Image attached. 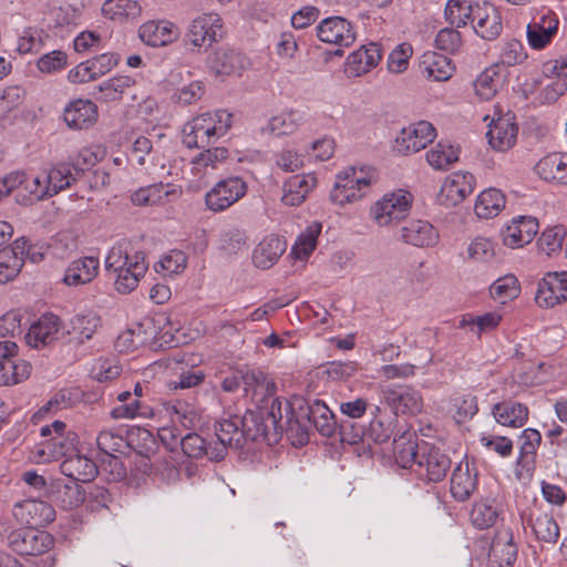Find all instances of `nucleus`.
<instances>
[{
    "label": "nucleus",
    "instance_id": "393cba45",
    "mask_svg": "<svg viewBox=\"0 0 567 567\" xmlns=\"http://www.w3.org/2000/svg\"><path fill=\"white\" fill-rule=\"evenodd\" d=\"M59 453L65 456L60 464L62 474L76 482H91L95 478L97 467L91 458L80 454L79 452H72L69 455L63 451Z\"/></svg>",
    "mask_w": 567,
    "mask_h": 567
},
{
    "label": "nucleus",
    "instance_id": "ea45409f",
    "mask_svg": "<svg viewBox=\"0 0 567 567\" xmlns=\"http://www.w3.org/2000/svg\"><path fill=\"white\" fill-rule=\"evenodd\" d=\"M505 207V196L496 188L483 190L475 204V214L480 218H492L497 216Z\"/></svg>",
    "mask_w": 567,
    "mask_h": 567
},
{
    "label": "nucleus",
    "instance_id": "49530a36",
    "mask_svg": "<svg viewBox=\"0 0 567 567\" xmlns=\"http://www.w3.org/2000/svg\"><path fill=\"white\" fill-rule=\"evenodd\" d=\"M47 179V187L49 188L50 197L56 195L59 192L70 187L76 181V172L66 164H59L52 167L49 172L44 173Z\"/></svg>",
    "mask_w": 567,
    "mask_h": 567
},
{
    "label": "nucleus",
    "instance_id": "3c124183",
    "mask_svg": "<svg viewBox=\"0 0 567 567\" xmlns=\"http://www.w3.org/2000/svg\"><path fill=\"white\" fill-rule=\"evenodd\" d=\"M458 159V151L452 145L437 143L426 153L427 163L435 169H447L449 166Z\"/></svg>",
    "mask_w": 567,
    "mask_h": 567
},
{
    "label": "nucleus",
    "instance_id": "f3484780",
    "mask_svg": "<svg viewBox=\"0 0 567 567\" xmlns=\"http://www.w3.org/2000/svg\"><path fill=\"white\" fill-rule=\"evenodd\" d=\"M534 173L548 184L567 186V153L553 152L544 155L534 165Z\"/></svg>",
    "mask_w": 567,
    "mask_h": 567
},
{
    "label": "nucleus",
    "instance_id": "58836bf2",
    "mask_svg": "<svg viewBox=\"0 0 567 567\" xmlns=\"http://www.w3.org/2000/svg\"><path fill=\"white\" fill-rule=\"evenodd\" d=\"M493 415L504 426L522 427L528 419V409L518 402H499L493 406Z\"/></svg>",
    "mask_w": 567,
    "mask_h": 567
},
{
    "label": "nucleus",
    "instance_id": "79ce46f5",
    "mask_svg": "<svg viewBox=\"0 0 567 567\" xmlns=\"http://www.w3.org/2000/svg\"><path fill=\"white\" fill-rule=\"evenodd\" d=\"M31 365L24 360L12 357L0 364V385H14L30 377Z\"/></svg>",
    "mask_w": 567,
    "mask_h": 567
},
{
    "label": "nucleus",
    "instance_id": "603ef678",
    "mask_svg": "<svg viewBox=\"0 0 567 567\" xmlns=\"http://www.w3.org/2000/svg\"><path fill=\"white\" fill-rule=\"evenodd\" d=\"M53 501L63 509H73L84 502V494L76 483L58 485L53 492Z\"/></svg>",
    "mask_w": 567,
    "mask_h": 567
},
{
    "label": "nucleus",
    "instance_id": "a19ab883",
    "mask_svg": "<svg viewBox=\"0 0 567 567\" xmlns=\"http://www.w3.org/2000/svg\"><path fill=\"white\" fill-rule=\"evenodd\" d=\"M219 137L209 127H205V125L198 124L194 120L186 123L183 128V144L187 148H204Z\"/></svg>",
    "mask_w": 567,
    "mask_h": 567
},
{
    "label": "nucleus",
    "instance_id": "6ab92c4d",
    "mask_svg": "<svg viewBox=\"0 0 567 567\" xmlns=\"http://www.w3.org/2000/svg\"><path fill=\"white\" fill-rule=\"evenodd\" d=\"M538 233V220L532 216L513 218L502 230L503 244L509 248H520L529 244Z\"/></svg>",
    "mask_w": 567,
    "mask_h": 567
},
{
    "label": "nucleus",
    "instance_id": "2eb2a0df",
    "mask_svg": "<svg viewBox=\"0 0 567 567\" xmlns=\"http://www.w3.org/2000/svg\"><path fill=\"white\" fill-rule=\"evenodd\" d=\"M320 41L339 47H350L355 40L352 24L342 17L323 19L316 28Z\"/></svg>",
    "mask_w": 567,
    "mask_h": 567
},
{
    "label": "nucleus",
    "instance_id": "e2e57ef3",
    "mask_svg": "<svg viewBox=\"0 0 567 567\" xmlns=\"http://www.w3.org/2000/svg\"><path fill=\"white\" fill-rule=\"evenodd\" d=\"M497 518V507L485 501L476 503L471 512L472 523L480 529L493 526Z\"/></svg>",
    "mask_w": 567,
    "mask_h": 567
},
{
    "label": "nucleus",
    "instance_id": "338daca9",
    "mask_svg": "<svg viewBox=\"0 0 567 567\" xmlns=\"http://www.w3.org/2000/svg\"><path fill=\"white\" fill-rule=\"evenodd\" d=\"M228 157V150L225 147L208 148L192 161L194 169L197 173L205 171L207 167L215 168L217 163L225 161Z\"/></svg>",
    "mask_w": 567,
    "mask_h": 567
},
{
    "label": "nucleus",
    "instance_id": "dca6fc26",
    "mask_svg": "<svg viewBox=\"0 0 567 567\" xmlns=\"http://www.w3.org/2000/svg\"><path fill=\"white\" fill-rule=\"evenodd\" d=\"M452 462L446 453L439 447L423 444L421 446L420 460L417 461L419 473L424 475L429 482L437 483L445 478Z\"/></svg>",
    "mask_w": 567,
    "mask_h": 567
},
{
    "label": "nucleus",
    "instance_id": "6e6552de",
    "mask_svg": "<svg viewBox=\"0 0 567 567\" xmlns=\"http://www.w3.org/2000/svg\"><path fill=\"white\" fill-rule=\"evenodd\" d=\"M535 301L542 308H554L567 301V271H549L538 282Z\"/></svg>",
    "mask_w": 567,
    "mask_h": 567
},
{
    "label": "nucleus",
    "instance_id": "c756f323",
    "mask_svg": "<svg viewBox=\"0 0 567 567\" xmlns=\"http://www.w3.org/2000/svg\"><path fill=\"white\" fill-rule=\"evenodd\" d=\"M317 185V177L312 174L295 175L282 187L281 202L287 206H299Z\"/></svg>",
    "mask_w": 567,
    "mask_h": 567
},
{
    "label": "nucleus",
    "instance_id": "8fccbe9b",
    "mask_svg": "<svg viewBox=\"0 0 567 567\" xmlns=\"http://www.w3.org/2000/svg\"><path fill=\"white\" fill-rule=\"evenodd\" d=\"M198 124L209 127L217 136H224L231 127V114L225 110L203 113L195 118Z\"/></svg>",
    "mask_w": 567,
    "mask_h": 567
},
{
    "label": "nucleus",
    "instance_id": "7c9ffc66",
    "mask_svg": "<svg viewBox=\"0 0 567 567\" xmlns=\"http://www.w3.org/2000/svg\"><path fill=\"white\" fill-rule=\"evenodd\" d=\"M100 261L96 257H82L73 260L63 277L68 286H80L91 282L99 274Z\"/></svg>",
    "mask_w": 567,
    "mask_h": 567
},
{
    "label": "nucleus",
    "instance_id": "cd10ccee",
    "mask_svg": "<svg viewBox=\"0 0 567 567\" xmlns=\"http://www.w3.org/2000/svg\"><path fill=\"white\" fill-rule=\"evenodd\" d=\"M528 525L538 542L556 544L559 538V527L550 512L537 507L530 511Z\"/></svg>",
    "mask_w": 567,
    "mask_h": 567
},
{
    "label": "nucleus",
    "instance_id": "a211bd4d",
    "mask_svg": "<svg viewBox=\"0 0 567 567\" xmlns=\"http://www.w3.org/2000/svg\"><path fill=\"white\" fill-rule=\"evenodd\" d=\"M60 329V318L53 313H45L30 326L24 339L29 347L41 349L58 340Z\"/></svg>",
    "mask_w": 567,
    "mask_h": 567
},
{
    "label": "nucleus",
    "instance_id": "a878e982",
    "mask_svg": "<svg viewBox=\"0 0 567 567\" xmlns=\"http://www.w3.org/2000/svg\"><path fill=\"white\" fill-rule=\"evenodd\" d=\"M415 440L416 434L410 429H405L402 433L394 436L393 454L396 463L403 468H410L413 465L417 466L421 447Z\"/></svg>",
    "mask_w": 567,
    "mask_h": 567
},
{
    "label": "nucleus",
    "instance_id": "0eeeda50",
    "mask_svg": "<svg viewBox=\"0 0 567 567\" xmlns=\"http://www.w3.org/2000/svg\"><path fill=\"white\" fill-rule=\"evenodd\" d=\"M246 192L247 184L240 177H228L206 193L205 203L209 210L223 212L244 197Z\"/></svg>",
    "mask_w": 567,
    "mask_h": 567
},
{
    "label": "nucleus",
    "instance_id": "c9c22d12",
    "mask_svg": "<svg viewBox=\"0 0 567 567\" xmlns=\"http://www.w3.org/2000/svg\"><path fill=\"white\" fill-rule=\"evenodd\" d=\"M286 244L278 236H268L264 238L255 248L252 262L257 268L269 269L278 258L285 252Z\"/></svg>",
    "mask_w": 567,
    "mask_h": 567
},
{
    "label": "nucleus",
    "instance_id": "2f4dec72",
    "mask_svg": "<svg viewBox=\"0 0 567 567\" xmlns=\"http://www.w3.org/2000/svg\"><path fill=\"white\" fill-rule=\"evenodd\" d=\"M100 327V316L95 312L89 311L73 316L65 327V332L71 337L72 341H75L76 343H84L92 339Z\"/></svg>",
    "mask_w": 567,
    "mask_h": 567
},
{
    "label": "nucleus",
    "instance_id": "9d476101",
    "mask_svg": "<svg viewBox=\"0 0 567 567\" xmlns=\"http://www.w3.org/2000/svg\"><path fill=\"white\" fill-rule=\"evenodd\" d=\"M559 20L550 10L537 12L527 25L528 44L536 50L546 48L558 32Z\"/></svg>",
    "mask_w": 567,
    "mask_h": 567
},
{
    "label": "nucleus",
    "instance_id": "412c9836",
    "mask_svg": "<svg viewBox=\"0 0 567 567\" xmlns=\"http://www.w3.org/2000/svg\"><path fill=\"white\" fill-rule=\"evenodd\" d=\"M517 133L518 126L514 122V116L507 113L492 122L486 136L495 151L506 152L515 145Z\"/></svg>",
    "mask_w": 567,
    "mask_h": 567
},
{
    "label": "nucleus",
    "instance_id": "4c0bfd02",
    "mask_svg": "<svg viewBox=\"0 0 567 567\" xmlns=\"http://www.w3.org/2000/svg\"><path fill=\"white\" fill-rule=\"evenodd\" d=\"M306 122V113L299 109L286 110L272 116L267 130L275 136L289 135L297 132Z\"/></svg>",
    "mask_w": 567,
    "mask_h": 567
},
{
    "label": "nucleus",
    "instance_id": "72a5a7b5",
    "mask_svg": "<svg viewBox=\"0 0 567 567\" xmlns=\"http://www.w3.org/2000/svg\"><path fill=\"white\" fill-rule=\"evenodd\" d=\"M381 56L380 45L378 43H370L352 52L347 59V65L353 76H360L375 68Z\"/></svg>",
    "mask_w": 567,
    "mask_h": 567
},
{
    "label": "nucleus",
    "instance_id": "7ed1b4c3",
    "mask_svg": "<svg viewBox=\"0 0 567 567\" xmlns=\"http://www.w3.org/2000/svg\"><path fill=\"white\" fill-rule=\"evenodd\" d=\"M373 169L348 167L337 175L334 187L330 193L332 203L343 206L363 198L372 184L377 182Z\"/></svg>",
    "mask_w": 567,
    "mask_h": 567
},
{
    "label": "nucleus",
    "instance_id": "a18cd8bd",
    "mask_svg": "<svg viewBox=\"0 0 567 567\" xmlns=\"http://www.w3.org/2000/svg\"><path fill=\"white\" fill-rule=\"evenodd\" d=\"M474 9L476 3L471 0H449L445 6V18L452 25L465 27L468 21L473 22Z\"/></svg>",
    "mask_w": 567,
    "mask_h": 567
},
{
    "label": "nucleus",
    "instance_id": "473e14b6",
    "mask_svg": "<svg viewBox=\"0 0 567 567\" xmlns=\"http://www.w3.org/2000/svg\"><path fill=\"white\" fill-rule=\"evenodd\" d=\"M147 265L144 261L143 252H135L132 255V262L128 266L115 271L116 279L114 282L115 289L121 293H128L133 291L140 281V278L145 275Z\"/></svg>",
    "mask_w": 567,
    "mask_h": 567
},
{
    "label": "nucleus",
    "instance_id": "4be33fe9",
    "mask_svg": "<svg viewBox=\"0 0 567 567\" xmlns=\"http://www.w3.org/2000/svg\"><path fill=\"white\" fill-rule=\"evenodd\" d=\"M63 120L72 130H86L97 120V106L90 100L72 101L64 109Z\"/></svg>",
    "mask_w": 567,
    "mask_h": 567
},
{
    "label": "nucleus",
    "instance_id": "bb28decb",
    "mask_svg": "<svg viewBox=\"0 0 567 567\" xmlns=\"http://www.w3.org/2000/svg\"><path fill=\"white\" fill-rule=\"evenodd\" d=\"M477 487V472L470 467L468 461L461 462L451 476V494L458 501L464 502L470 498Z\"/></svg>",
    "mask_w": 567,
    "mask_h": 567
},
{
    "label": "nucleus",
    "instance_id": "ddd939ff",
    "mask_svg": "<svg viewBox=\"0 0 567 567\" xmlns=\"http://www.w3.org/2000/svg\"><path fill=\"white\" fill-rule=\"evenodd\" d=\"M12 514L19 523L35 528L43 527L55 518L53 506L39 499H24L14 504Z\"/></svg>",
    "mask_w": 567,
    "mask_h": 567
},
{
    "label": "nucleus",
    "instance_id": "bf43d9fd",
    "mask_svg": "<svg viewBox=\"0 0 567 567\" xmlns=\"http://www.w3.org/2000/svg\"><path fill=\"white\" fill-rule=\"evenodd\" d=\"M102 11L111 19L135 18L140 14L141 7L134 0H107L102 7Z\"/></svg>",
    "mask_w": 567,
    "mask_h": 567
},
{
    "label": "nucleus",
    "instance_id": "f704fd0d",
    "mask_svg": "<svg viewBox=\"0 0 567 567\" xmlns=\"http://www.w3.org/2000/svg\"><path fill=\"white\" fill-rule=\"evenodd\" d=\"M401 239L416 247L433 246L439 238L434 227L424 220H411L400 229Z\"/></svg>",
    "mask_w": 567,
    "mask_h": 567
},
{
    "label": "nucleus",
    "instance_id": "39448f33",
    "mask_svg": "<svg viewBox=\"0 0 567 567\" xmlns=\"http://www.w3.org/2000/svg\"><path fill=\"white\" fill-rule=\"evenodd\" d=\"M54 545V538L45 530L35 527H22L8 535V546L21 556H39L48 553Z\"/></svg>",
    "mask_w": 567,
    "mask_h": 567
},
{
    "label": "nucleus",
    "instance_id": "c85d7f7f",
    "mask_svg": "<svg viewBox=\"0 0 567 567\" xmlns=\"http://www.w3.org/2000/svg\"><path fill=\"white\" fill-rule=\"evenodd\" d=\"M419 69L424 78L437 82L447 81L454 72V66L447 56L431 51L421 56Z\"/></svg>",
    "mask_w": 567,
    "mask_h": 567
},
{
    "label": "nucleus",
    "instance_id": "b1692460",
    "mask_svg": "<svg viewBox=\"0 0 567 567\" xmlns=\"http://www.w3.org/2000/svg\"><path fill=\"white\" fill-rule=\"evenodd\" d=\"M517 557V546L513 542L509 529L498 532L492 540L488 564L489 567H511Z\"/></svg>",
    "mask_w": 567,
    "mask_h": 567
},
{
    "label": "nucleus",
    "instance_id": "1a4fd4ad",
    "mask_svg": "<svg viewBox=\"0 0 567 567\" xmlns=\"http://www.w3.org/2000/svg\"><path fill=\"white\" fill-rule=\"evenodd\" d=\"M436 132L426 121H420L402 128L395 138V150L402 154L416 153L434 141Z\"/></svg>",
    "mask_w": 567,
    "mask_h": 567
},
{
    "label": "nucleus",
    "instance_id": "9b49d317",
    "mask_svg": "<svg viewBox=\"0 0 567 567\" xmlns=\"http://www.w3.org/2000/svg\"><path fill=\"white\" fill-rule=\"evenodd\" d=\"M215 434L217 442L209 452L210 460H223L228 447L236 450L244 447V434L238 416L219 421L215 426Z\"/></svg>",
    "mask_w": 567,
    "mask_h": 567
},
{
    "label": "nucleus",
    "instance_id": "de8ad7c7",
    "mask_svg": "<svg viewBox=\"0 0 567 567\" xmlns=\"http://www.w3.org/2000/svg\"><path fill=\"white\" fill-rule=\"evenodd\" d=\"M241 383L246 392L252 391L264 395H272L276 391V384L268 380V377L259 370H240Z\"/></svg>",
    "mask_w": 567,
    "mask_h": 567
},
{
    "label": "nucleus",
    "instance_id": "423d86ee",
    "mask_svg": "<svg viewBox=\"0 0 567 567\" xmlns=\"http://www.w3.org/2000/svg\"><path fill=\"white\" fill-rule=\"evenodd\" d=\"M411 198V194L403 190L385 194L372 206L371 215L381 227L400 221L410 212Z\"/></svg>",
    "mask_w": 567,
    "mask_h": 567
},
{
    "label": "nucleus",
    "instance_id": "37998d69",
    "mask_svg": "<svg viewBox=\"0 0 567 567\" xmlns=\"http://www.w3.org/2000/svg\"><path fill=\"white\" fill-rule=\"evenodd\" d=\"M135 81L126 75H118L99 85V95L96 99L103 102H113L121 100L122 96L132 89Z\"/></svg>",
    "mask_w": 567,
    "mask_h": 567
},
{
    "label": "nucleus",
    "instance_id": "09e8293b",
    "mask_svg": "<svg viewBox=\"0 0 567 567\" xmlns=\"http://www.w3.org/2000/svg\"><path fill=\"white\" fill-rule=\"evenodd\" d=\"M523 441L517 464L523 467H529L535 462L537 449L542 441L540 433L535 429H525L520 435Z\"/></svg>",
    "mask_w": 567,
    "mask_h": 567
},
{
    "label": "nucleus",
    "instance_id": "6e6d98bb",
    "mask_svg": "<svg viewBox=\"0 0 567 567\" xmlns=\"http://www.w3.org/2000/svg\"><path fill=\"white\" fill-rule=\"evenodd\" d=\"M566 238V230L563 226H555L546 229L538 238L537 245L540 251L551 256L561 250Z\"/></svg>",
    "mask_w": 567,
    "mask_h": 567
},
{
    "label": "nucleus",
    "instance_id": "f03ea898",
    "mask_svg": "<svg viewBox=\"0 0 567 567\" xmlns=\"http://www.w3.org/2000/svg\"><path fill=\"white\" fill-rule=\"evenodd\" d=\"M144 442L143 450L137 453L142 456L143 472L147 473L151 468L148 453L153 451L155 440L152 433L144 429H137L125 439L121 433L113 430H103L96 437V444L101 452L111 457L110 465L113 466L112 474L115 480H122L126 476V470L123 463L116 457L115 453H125L128 447L134 449V436Z\"/></svg>",
    "mask_w": 567,
    "mask_h": 567
},
{
    "label": "nucleus",
    "instance_id": "0e129e2a",
    "mask_svg": "<svg viewBox=\"0 0 567 567\" xmlns=\"http://www.w3.org/2000/svg\"><path fill=\"white\" fill-rule=\"evenodd\" d=\"M491 296L498 299L502 303L513 299L519 293V285L514 276H505L493 282L491 286Z\"/></svg>",
    "mask_w": 567,
    "mask_h": 567
},
{
    "label": "nucleus",
    "instance_id": "e433bc0d",
    "mask_svg": "<svg viewBox=\"0 0 567 567\" xmlns=\"http://www.w3.org/2000/svg\"><path fill=\"white\" fill-rule=\"evenodd\" d=\"M307 419L326 437L332 436L338 429L334 414L323 401L318 399L308 403Z\"/></svg>",
    "mask_w": 567,
    "mask_h": 567
},
{
    "label": "nucleus",
    "instance_id": "f8f14e48",
    "mask_svg": "<svg viewBox=\"0 0 567 567\" xmlns=\"http://www.w3.org/2000/svg\"><path fill=\"white\" fill-rule=\"evenodd\" d=\"M221 27L223 23L218 13H204L193 20L185 41L194 48L210 47L217 41Z\"/></svg>",
    "mask_w": 567,
    "mask_h": 567
},
{
    "label": "nucleus",
    "instance_id": "680f3d73",
    "mask_svg": "<svg viewBox=\"0 0 567 567\" xmlns=\"http://www.w3.org/2000/svg\"><path fill=\"white\" fill-rule=\"evenodd\" d=\"M320 230L321 225L313 224L298 237L292 248V254H295L296 258L306 259L310 256L316 248L317 237L320 234Z\"/></svg>",
    "mask_w": 567,
    "mask_h": 567
},
{
    "label": "nucleus",
    "instance_id": "13d9d810",
    "mask_svg": "<svg viewBox=\"0 0 567 567\" xmlns=\"http://www.w3.org/2000/svg\"><path fill=\"white\" fill-rule=\"evenodd\" d=\"M167 188L168 185L162 183L140 188L132 195V202L136 206L156 205L169 195L171 192Z\"/></svg>",
    "mask_w": 567,
    "mask_h": 567
},
{
    "label": "nucleus",
    "instance_id": "864d4df0",
    "mask_svg": "<svg viewBox=\"0 0 567 567\" xmlns=\"http://www.w3.org/2000/svg\"><path fill=\"white\" fill-rule=\"evenodd\" d=\"M502 320L498 312H486L482 316H464L460 321V328L470 327L476 334L487 332L496 328Z\"/></svg>",
    "mask_w": 567,
    "mask_h": 567
},
{
    "label": "nucleus",
    "instance_id": "20e7f679",
    "mask_svg": "<svg viewBox=\"0 0 567 567\" xmlns=\"http://www.w3.org/2000/svg\"><path fill=\"white\" fill-rule=\"evenodd\" d=\"M381 401L399 415H416L423 409V399L419 390L408 384H388L380 386Z\"/></svg>",
    "mask_w": 567,
    "mask_h": 567
},
{
    "label": "nucleus",
    "instance_id": "052dcab7",
    "mask_svg": "<svg viewBox=\"0 0 567 567\" xmlns=\"http://www.w3.org/2000/svg\"><path fill=\"white\" fill-rule=\"evenodd\" d=\"M23 266L22 257L12 249H0V284L12 280Z\"/></svg>",
    "mask_w": 567,
    "mask_h": 567
},
{
    "label": "nucleus",
    "instance_id": "5701e85b",
    "mask_svg": "<svg viewBox=\"0 0 567 567\" xmlns=\"http://www.w3.org/2000/svg\"><path fill=\"white\" fill-rule=\"evenodd\" d=\"M138 37L150 47H164L178 38V29L169 21H147L138 29Z\"/></svg>",
    "mask_w": 567,
    "mask_h": 567
},
{
    "label": "nucleus",
    "instance_id": "c03bdc74",
    "mask_svg": "<svg viewBox=\"0 0 567 567\" xmlns=\"http://www.w3.org/2000/svg\"><path fill=\"white\" fill-rule=\"evenodd\" d=\"M48 189L45 175L33 178H28L25 175L24 192H18L16 200L23 206L32 205L35 202L49 198L50 193Z\"/></svg>",
    "mask_w": 567,
    "mask_h": 567
},
{
    "label": "nucleus",
    "instance_id": "4d7b16f0",
    "mask_svg": "<svg viewBox=\"0 0 567 567\" xmlns=\"http://www.w3.org/2000/svg\"><path fill=\"white\" fill-rule=\"evenodd\" d=\"M396 419L394 416L373 417L370 422L367 436L374 443L386 442L394 432Z\"/></svg>",
    "mask_w": 567,
    "mask_h": 567
},
{
    "label": "nucleus",
    "instance_id": "5fc2aeb1",
    "mask_svg": "<svg viewBox=\"0 0 567 567\" xmlns=\"http://www.w3.org/2000/svg\"><path fill=\"white\" fill-rule=\"evenodd\" d=\"M499 86V76L494 68L486 69L474 82L475 93L484 101L491 100Z\"/></svg>",
    "mask_w": 567,
    "mask_h": 567
},
{
    "label": "nucleus",
    "instance_id": "f257e3e1",
    "mask_svg": "<svg viewBox=\"0 0 567 567\" xmlns=\"http://www.w3.org/2000/svg\"><path fill=\"white\" fill-rule=\"evenodd\" d=\"M293 412L290 404L275 398L269 408L248 410L239 417L244 444L248 441L277 444L286 426H291Z\"/></svg>",
    "mask_w": 567,
    "mask_h": 567
},
{
    "label": "nucleus",
    "instance_id": "69168bd1",
    "mask_svg": "<svg viewBox=\"0 0 567 567\" xmlns=\"http://www.w3.org/2000/svg\"><path fill=\"white\" fill-rule=\"evenodd\" d=\"M130 244L121 241L114 245L105 258V268L107 271H117L132 262V256L128 254Z\"/></svg>",
    "mask_w": 567,
    "mask_h": 567
},
{
    "label": "nucleus",
    "instance_id": "4468645a",
    "mask_svg": "<svg viewBox=\"0 0 567 567\" xmlns=\"http://www.w3.org/2000/svg\"><path fill=\"white\" fill-rule=\"evenodd\" d=\"M247 60L238 51L228 47H220L206 59L209 73L215 76L239 75L246 68Z\"/></svg>",
    "mask_w": 567,
    "mask_h": 567
},
{
    "label": "nucleus",
    "instance_id": "774afa93",
    "mask_svg": "<svg viewBox=\"0 0 567 567\" xmlns=\"http://www.w3.org/2000/svg\"><path fill=\"white\" fill-rule=\"evenodd\" d=\"M527 58L523 44L516 40L511 39L503 43L499 52V63L506 66H514L522 63Z\"/></svg>",
    "mask_w": 567,
    "mask_h": 567
},
{
    "label": "nucleus",
    "instance_id": "aec40b11",
    "mask_svg": "<svg viewBox=\"0 0 567 567\" xmlns=\"http://www.w3.org/2000/svg\"><path fill=\"white\" fill-rule=\"evenodd\" d=\"M474 12L473 28L482 39L491 41L502 33V18L496 7L489 2H476Z\"/></svg>",
    "mask_w": 567,
    "mask_h": 567
}]
</instances>
